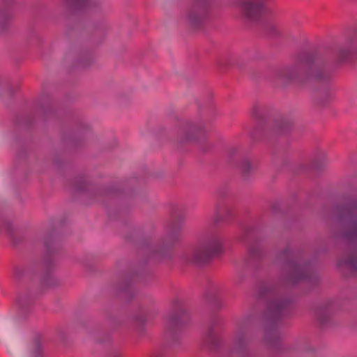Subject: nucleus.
<instances>
[{"mask_svg":"<svg viewBox=\"0 0 357 357\" xmlns=\"http://www.w3.org/2000/svg\"><path fill=\"white\" fill-rule=\"evenodd\" d=\"M303 68L310 77L316 80H326L331 77L329 68L319 59L307 60L303 64H296L283 68L278 72L277 75L285 82H291L299 77Z\"/></svg>","mask_w":357,"mask_h":357,"instance_id":"1","label":"nucleus"},{"mask_svg":"<svg viewBox=\"0 0 357 357\" xmlns=\"http://www.w3.org/2000/svg\"><path fill=\"white\" fill-rule=\"evenodd\" d=\"M280 257L284 261L282 278L289 283H296L310 278L312 268L305 261L297 260L289 247L281 251Z\"/></svg>","mask_w":357,"mask_h":357,"instance_id":"2","label":"nucleus"},{"mask_svg":"<svg viewBox=\"0 0 357 357\" xmlns=\"http://www.w3.org/2000/svg\"><path fill=\"white\" fill-rule=\"evenodd\" d=\"M222 247V239L218 233L211 232L206 234L199 244L184 256L185 260L191 264H203L207 262L211 256L218 253Z\"/></svg>","mask_w":357,"mask_h":357,"instance_id":"3","label":"nucleus"},{"mask_svg":"<svg viewBox=\"0 0 357 357\" xmlns=\"http://www.w3.org/2000/svg\"><path fill=\"white\" fill-rule=\"evenodd\" d=\"M339 220L340 222L347 224L349 228L338 236L357 241V204L345 206L339 214Z\"/></svg>","mask_w":357,"mask_h":357,"instance_id":"4","label":"nucleus"},{"mask_svg":"<svg viewBox=\"0 0 357 357\" xmlns=\"http://www.w3.org/2000/svg\"><path fill=\"white\" fill-rule=\"evenodd\" d=\"M264 1L265 0H238L237 5L246 18L254 20L262 13Z\"/></svg>","mask_w":357,"mask_h":357,"instance_id":"5","label":"nucleus"},{"mask_svg":"<svg viewBox=\"0 0 357 357\" xmlns=\"http://www.w3.org/2000/svg\"><path fill=\"white\" fill-rule=\"evenodd\" d=\"M210 6L209 0H198L189 13L190 24L198 26L206 17Z\"/></svg>","mask_w":357,"mask_h":357,"instance_id":"6","label":"nucleus"},{"mask_svg":"<svg viewBox=\"0 0 357 357\" xmlns=\"http://www.w3.org/2000/svg\"><path fill=\"white\" fill-rule=\"evenodd\" d=\"M289 305V301L281 297H273L268 303L267 315L271 319H276L283 314Z\"/></svg>","mask_w":357,"mask_h":357,"instance_id":"7","label":"nucleus"},{"mask_svg":"<svg viewBox=\"0 0 357 357\" xmlns=\"http://www.w3.org/2000/svg\"><path fill=\"white\" fill-rule=\"evenodd\" d=\"M249 342V336L247 329L239 327L236 331L232 342V349L237 353L245 351Z\"/></svg>","mask_w":357,"mask_h":357,"instance_id":"8","label":"nucleus"},{"mask_svg":"<svg viewBox=\"0 0 357 357\" xmlns=\"http://www.w3.org/2000/svg\"><path fill=\"white\" fill-rule=\"evenodd\" d=\"M234 216V208L227 204H218L213 217V222L218 225L222 222H228Z\"/></svg>","mask_w":357,"mask_h":357,"instance_id":"9","label":"nucleus"},{"mask_svg":"<svg viewBox=\"0 0 357 357\" xmlns=\"http://www.w3.org/2000/svg\"><path fill=\"white\" fill-rule=\"evenodd\" d=\"M204 130L202 124L190 123L184 130V135L186 140H194L197 139V135Z\"/></svg>","mask_w":357,"mask_h":357,"instance_id":"10","label":"nucleus"},{"mask_svg":"<svg viewBox=\"0 0 357 357\" xmlns=\"http://www.w3.org/2000/svg\"><path fill=\"white\" fill-rule=\"evenodd\" d=\"M340 266H346L351 271H357V252H351L349 255L341 260Z\"/></svg>","mask_w":357,"mask_h":357,"instance_id":"11","label":"nucleus"},{"mask_svg":"<svg viewBox=\"0 0 357 357\" xmlns=\"http://www.w3.org/2000/svg\"><path fill=\"white\" fill-rule=\"evenodd\" d=\"M331 310L328 307H320L316 312V316L319 323L322 326H325L328 324L331 316Z\"/></svg>","mask_w":357,"mask_h":357,"instance_id":"12","label":"nucleus"},{"mask_svg":"<svg viewBox=\"0 0 357 357\" xmlns=\"http://www.w3.org/2000/svg\"><path fill=\"white\" fill-rule=\"evenodd\" d=\"M354 53L352 48L349 47H342L338 50L337 59L340 62H344L348 60Z\"/></svg>","mask_w":357,"mask_h":357,"instance_id":"13","label":"nucleus"},{"mask_svg":"<svg viewBox=\"0 0 357 357\" xmlns=\"http://www.w3.org/2000/svg\"><path fill=\"white\" fill-rule=\"evenodd\" d=\"M28 357H43V350L41 344L38 341L34 342L29 348V354Z\"/></svg>","mask_w":357,"mask_h":357,"instance_id":"14","label":"nucleus"},{"mask_svg":"<svg viewBox=\"0 0 357 357\" xmlns=\"http://www.w3.org/2000/svg\"><path fill=\"white\" fill-rule=\"evenodd\" d=\"M255 165L249 160H245L241 164V170L245 175H248L254 171Z\"/></svg>","mask_w":357,"mask_h":357,"instance_id":"15","label":"nucleus"},{"mask_svg":"<svg viewBox=\"0 0 357 357\" xmlns=\"http://www.w3.org/2000/svg\"><path fill=\"white\" fill-rule=\"evenodd\" d=\"M70 3L76 7H86L91 4L92 0H68Z\"/></svg>","mask_w":357,"mask_h":357,"instance_id":"16","label":"nucleus"},{"mask_svg":"<svg viewBox=\"0 0 357 357\" xmlns=\"http://www.w3.org/2000/svg\"><path fill=\"white\" fill-rule=\"evenodd\" d=\"M10 19V15L5 11H0V26H3Z\"/></svg>","mask_w":357,"mask_h":357,"instance_id":"17","label":"nucleus"},{"mask_svg":"<svg viewBox=\"0 0 357 357\" xmlns=\"http://www.w3.org/2000/svg\"><path fill=\"white\" fill-rule=\"evenodd\" d=\"M178 320L176 317H172L169 320V324H177Z\"/></svg>","mask_w":357,"mask_h":357,"instance_id":"18","label":"nucleus"},{"mask_svg":"<svg viewBox=\"0 0 357 357\" xmlns=\"http://www.w3.org/2000/svg\"><path fill=\"white\" fill-rule=\"evenodd\" d=\"M250 253H251V255H252V256H254V257L257 255V254L255 253V249H252V250H250Z\"/></svg>","mask_w":357,"mask_h":357,"instance_id":"19","label":"nucleus"},{"mask_svg":"<svg viewBox=\"0 0 357 357\" xmlns=\"http://www.w3.org/2000/svg\"><path fill=\"white\" fill-rule=\"evenodd\" d=\"M306 351L313 352L314 351V349L313 348L309 347V348H306Z\"/></svg>","mask_w":357,"mask_h":357,"instance_id":"20","label":"nucleus"},{"mask_svg":"<svg viewBox=\"0 0 357 357\" xmlns=\"http://www.w3.org/2000/svg\"><path fill=\"white\" fill-rule=\"evenodd\" d=\"M257 109H258L257 107H255V115H256V116H257L256 110H257Z\"/></svg>","mask_w":357,"mask_h":357,"instance_id":"21","label":"nucleus"}]
</instances>
